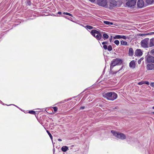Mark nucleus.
Wrapping results in <instances>:
<instances>
[{"instance_id": "f257e3e1", "label": "nucleus", "mask_w": 154, "mask_h": 154, "mask_svg": "<svg viewBox=\"0 0 154 154\" xmlns=\"http://www.w3.org/2000/svg\"><path fill=\"white\" fill-rule=\"evenodd\" d=\"M103 97L108 100H113L116 99L117 97V94L114 92H109L104 94Z\"/></svg>"}, {"instance_id": "f03ea898", "label": "nucleus", "mask_w": 154, "mask_h": 154, "mask_svg": "<svg viewBox=\"0 0 154 154\" xmlns=\"http://www.w3.org/2000/svg\"><path fill=\"white\" fill-rule=\"evenodd\" d=\"M119 0H110L108 4H107V8L110 9L113 8L115 7H119L118 2Z\"/></svg>"}, {"instance_id": "7ed1b4c3", "label": "nucleus", "mask_w": 154, "mask_h": 154, "mask_svg": "<svg viewBox=\"0 0 154 154\" xmlns=\"http://www.w3.org/2000/svg\"><path fill=\"white\" fill-rule=\"evenodd\" d=\"M122 62V61L120 59L116 58L113 59L110 64V69H112L116 65L121 64Z\"/></svg>"}, {"instance_id": "20e7f679", "label": "nucleus", "mask_w": 154, "mask_h": 154, "mask_svg": "<svg viewBox=\"0 0 154 154\" xmlns=\"http://www.w3.org/2000/svg\"><path fill=\"white\" fill-rule=\"evenodd\" d=\"M111 132L113 135L117 138L122 140H124L126 138L125 135L122 133L116 132L113 130L111 131Z\"/></svg>"}, {"instance_id": "39448f33", "label": "nucleus", "mask_w": 154, "mask_h": 154, "mask_svg": "<svg viewBox=\"0 0 154 154\" xmlns=\"http://www.w3.org/2000/svg\"><path fill=\"white\" fill-rule=\"evenodd\" d=\"M91 33L93 36L98 40H100L102 36L100 32L97 30H92Z\"/></svg>"}, {"instance_id": "423d86ee", "label": "nucleus", "mask_w": 154, "mask_h": 154, "mask_svg": "<svg viewBox=\"0 0 154 154\" xmlns=\"http://www.w3.org/2000/svg\"><path fill=\"white\" fill-rule=\"evenodd\" d=\"M149 38H145L141 41L140 42L141 46L144 48H149Z\"/></svg>"}, {"instance_id": "0eeeda50", "label": "nucleus", "mask_w": 154, "mask_h": 154, "mask_svg": "<svg viewBox=\"0 0 154 154\" xmlns=\"http://www.w3.org/2000/svg\"><path fill=\"white\" fill-rule=\"evenodd\" d=\"M97 4L101 6L105 7L107 8V0H98L97 1Z\"/></svg>"}, {"instance_id": "6e6552de", "label": "nucleus", "mask_w": 154, "mask_h": 154, "mask_svg": "<svg viewBox=\"0 0 154 154\" xmlns=\"http://www.w3.org/2000/svg\"><path fill=\"white\" fill-rule=\"evenodd\" d=\"M146 60L148 63H154V57L151 56H148L146 58Z\"/></svg>"}, {"instance_id": "1a4fd4ad", "label": "nucleus", "mask_w": 154, "mask_h": 154, "mask_svg": "<svg viewBox=\"0 0 154 154\" xmlns=\"http://www.w3.org/2000/svg\"><path fill=\"white\" fill-rule=\"evenodd\" d=\"M143 53L141 50L139 49H137L135 52V56H140L142 55Z\"/></svg>"}, {"instance_id": "9d476101", "label": "nucleus", "mask_w": 154, "mask_h": 154, "mask_svg": "<svg viewBox=\"0 0 154 154\" xmlns=\"http://www.w3.org/2000/svg\"><path fill=\"white\" fill-rule=\"evenodd\" d=\"M137 5L140 8H142L144 5V2L143 0H138L137 2Z\"/></svg>"}, {"instance_id": "9b49d317", "label": "nucleus", "mask_w": 154, "mask_h": 154, "mask_svg": "<svg viewBox=\"0 0 154 154\" xmlns=\"http://www.w3.org/2000/svg\"><path fill=\"white\" fill-rule=\"evenodd\" d=\"M128 38V37L126 36L125 35H116L114 37H113V38L115 39H120V38H122L123 39H126Z\"/></svg>"}, {"instance_id": "f8f14e48", "label": "nucleus", "mask_w": 154, "mask_h": 154, "mask_svg": "<svg viewBox=\"0 0 154 154\" xmlns=\"http://www.w3.org/2000/svg\"><path fill=\"white\" fill-rule=\"evenodd\" d=\"M146 68L147 70H152L154 69V65L152 63H150L147 64Z\"/></svg>"}, {"instance_id": "ddd939ff", "label": "nucleus", "mask_w": 154, "mask_h": 154, "mask_svg": "<svg viewBox=\"0 0 154 154\" xmlns=\"http://www.w3.org/2000/svg\"><path fill=\"white\" fill-rule=\"evenodd\" d=\"M149 47L154 46V38H152L149 40Z\"/></svg>"}, {"instance_id": "4468645a", "label": "nucleus", "mask_w": 154, "mask_h": 154, "mask_svg": "<svg viewBox=\"0 0 154 154\" xmlns=\"http://www.w3.org/2000/svg\"><path fill=\"white\" fill-rule=\"evenodd\" d=\"M129 67L133 69H134L135 67L136 64L134 60L131 61L129 63Z\"/></svg>"}, {"instance_id": "2eb2a0df", "label": "nucleus", "mask_w": 154, "mask_h": 154, "mask_svg": "<svg viewBox=\"0 0 154 154\" xmlns=\"http://www.w3.org/2000/svg\"><path fill=\"white\" fill-rule=\"evenodd\" d=\"M134 51L132 48H129L128 51V54L130 56H132L133 55Z\"/></svg>"}, {"instance_id": "dca6fc26", "label": "nucleus", "mask_w": 154, "mask_h": 154, "mask_svg": "<svg viewBox=\"0 0 154 154\" xmlns=\"http://www.w3.org/2000/svg\"><path fill=\"white\" fill-rule=\"evenodd\" d=\"M62 151L64 152H65L69 149L68 146H63L61 149Z\"/></svg>"}, {"instance_id": "f3484780", "label": "nucleus", "mask_w": 154, "mask_h": 154, "mask_svg": "<svg viewBox=\"0 0 154 154\" xmlns=\"http://www.w3.org/2000/svg\"><path fill=\"white\" fill-rule=\"evenodd\" d=\"M121 44V45H128V42L125 41H124L123 40H121L120 41Z\"/></svg>"}, {"instance_id": "a211bd4d", "label": "nucleus", "mask_w": 154, "mask_h": 154, "mask_svg": "<svg viewBox=\"0 0 154 154\" xmlns=\"http://www.w3.org/2000/svg\"><path fill=\"white\" fill-rule=\"evenodd\" d=\"M146 2L148 4H151L154 2V0H146Z\"/></svg>"}, {"instance_id": "6ab92c4d", "label": "nucleus", "mask_w": 154, "mask_h": 154, "mask_svg": "<svg viewBox=\"0 0 154 154\" xmlns=\"http://www.w3.org/2000/svg\"><path fill=\"white\" fill-rule=\"evenodd\" d=\"M103 38L104 39H107L109 38V36L105 32H104L103 35Z\"/></svg>"}, {"instance_id": "aec40b11", "label": "nucleus", "mask_w": 154, "mask_h": 154, "mask_svg": "<svg viewBox=\"0 0 154 154\" xmlns=\"http://www.w3.org/2000/svg\"><path fill=\"white\" fill-rule=\"evenodd\" d=\"M103 23L106 25H112L113 23L108 21H104Z\"/></svg>"}, {"instance_id": "412c9836", "label": "nucleus", "mask_w": 154, "mask_h": 154, "mask_svg": "<svg viewBox=\"0 0 154 154\" xmlns=\"http://www.w3.org/2000/svg\"><path fill=\"white\" fill-rule=\"evenodd\" d=\"M150 33H146V34H145V33H140V34H139L138 35L139 36H145V35H150Z\"/></svg>"}, {"instance_id": "4be33fe9", "label": "nucleus", "mask_w": 154, "mask_h": 154, "mask_svg": "<svg viewBox=\"0 0 154 154\" xmlns=\"http://www.w3.org/2000/svg\"><path fill=\"white\" fill-rule=\"evenodd\" d=\"M85 28L87 29H93V27L92 26H89V25H87L85 26Z\"/></svg>"}, {"instance_id": "5701e85b", "label": "nucleus", "mask_w": 154, "mask_h": 154, "mask_svg": "<svg viewBox=\"0 0 154 154\" xmlns=\"http://www.w3.org/2000/svg\"><path fill=\"white\" fill-rule=\"evenodd\" d=\"M143 58L141 57L139 60L138 61V64H140L141 63V61L143 60Z\"/></svg>"}, {"instance_id": "b1692460", "label": "nucleus", "mask_w": 154, "mask_h": 154, "mask_svg": "<svg viewBox=\"0 0 154 154\" xmlns=\"http://www.w3.org/2000/svg\"><path fill=\"white\" fill-rule=\"evenodd\" d=\"M63 14H66V15H69V16H71V17L73 16L71 14L69 13H67V12H64L63 13Z\"/></svg>"}, {"instance_id": "393cba45", "label": "nucleus", "mask_w": 154, "mask_h": 154, "mask_svg": "<svg viewBox=\"0 0 154 154\" xmlns=\"http://www.w3.org/2000/svg\"><path fill=\"white\" fill-rule=\"evenodd\" d=\"M107 49L109 51H112V46L111 45H109L107 47Z\"/></svg>"}, {"instance_id": "a878e982", "label": "nucleus", "mask_w": 154, "mask_h": 154, "mask_svg": "<svg viewBox=\"0 0 154 154\" xmlns=\"http://www.w3.org/2000/svg\"><path fill=\"white\" fill-rule=\"evenodd\" d=\"M46 131H47V133H48V134L49 135V137H50L51 139V140H52V136L51 134L50 133V132L48 130H47Z\"/></svg>"}, {"instance_id": "bb28decb", "label": "nucleus", "mask_w": 154, "mask_h": 154, "mask_svg": "<svg viewBox=\"0 0 154 154\" xmlns=\"http://www.w3.org/2000/svg\"><path fill=\"white\" fill-rule=\"evenodd\" d=\"M114 43L117 45H118L119 44V40H116L114 41Z\"/></svg>"}, {"instance_id": "cd10ccee", "label": "nucleus", "mask_w": 154, "mask_h": 154, "mask_svg": "<svg viewBox=\"0 0 154 154\" xmlns=\"http://www.w3.org/2000/svg\"><path fill=\"white\" fill-rule=\"evenodd\" d=\"M29 112L31 114H35V112L32 110L30 111Z\"/></svg>"}, {"instance_id": "c85d7f7f", "label": "nucleus", "mask_w": 154, "mask_h": 154, "mask_svg": "<svg viewBox=\"0 0 154 154\" xmlns=\"http://www.w3.org/2000/svg\"><path fill=\"white\" fill-rule=\"evenodd\" d=\"M138 85H141L143 84H144V81H141L140 82H139V83H138Z\"/></svg>"}, {"instance_id": "c756f323", "label": "nucleus", "mask_w": 154, "mask_h": 154, "mask_svg": "<svg viewBox=\"0 0 154 154\" xmlns=\"http://www.w3.org/2000/svg\"><path fill=\"white\" fill-rule=\"evenodd\" d=\"M150 53L151 54L154 55V49L151 50Z\"/></svg>"}, {"instance_id": "7c9ffc66", "label": "nucleus", "mask_w": 154, "mask_h": 154, "mask_svg": "<svg viewBox=\"0 0 154 154\" xmlns=\"http://www.w3.org/2000/svg\"><path fill=\"white\" fill-rule=\"evenodd\" d=\"M53 109L55 112H56L57 110V108L56 106L53 107Z\"/></svg>"}, {"instance_id": "2f4dec72", "label": "nucleus", "mask_w": 154, "mask_h": 154, "mask_svg": "<svg viewBox=\"0 0 154 154\" xmlns=\"http://www.w3.org/2000/svg\"><path fill=\"white\" fill-rule=\"evenodd\" d=\"M103 48L105 50H106L107 49V47L106 45H103Z\"/></svg>"}, {"instance_id": "473e14b6", "label": "nucleus", "mask_w": 154, "mask_h": 154, "mask_svg": "<svg viewBox=\"0 0 154 154\" xmlns=\"http://www.w3.org/2000/svg\"><path fill=\"white\" fill-rule=\"evenodd\" d=\"M144 84H146L147 85H149V83L148 82L146 81H144Z\"/></svg>"}, {"instance_id": "72a5a7b5", "label": "nucleus", "mask_w": 154, "mask_h": 154, "mask_svg": "<svg viewBox=\"0 0 154 154\" xmlns=\"http://www.w3.org/2000/svg\"><path fill=\"white\" fill-rule=\"evenodd\" d=\"M150 85L152 87H154V82L151 83L150 84Z\"/></svg>"}, {"instance_id": "f704fd0d", "label": "nucleus", "mask_w": 154, "mask_h": 154, "mask_svg": "<svg viewBox=\"0 0 154 154\" xmlns=\"http://www.w3.org/2000/svg\"><path fill=\"white\" fill-rule=\"evenodd\" d=\"M108 43L107 42H104L102 43V44L103 45H105V44H107Z\"/></svg>"}, {"instance_id": "c9c22d12", "label": "nucleus", "mask_w": 154, "mask_h": 154, "mask_svg": "<svg viewBox=\"0 0 154 154\" xmlns=\"http://www.w3.org/2000/svg\"><path fill=\"white\" fill-rule=\"evenodd\" d=\"M69 100V99H68V100H64V101H62V102H61V103H65V102H66V101H68V100Z\"/></svg>"}, {"instance_id": "e433bc0d", "label": "nucleus", "mask_w": 154, "mask_h": 154, "mask_svg": "<svg viewBox=\"0 0 154 154\" xmlns=\"http://www.w3.org/2000/svg\"><path fill=\"white\" fill-rule=\"evenodd\" d=\"M85 107L84 106H82L80 107V109H84V108H85Z\"/></svg>"}, {"instance_id": "4c0bfd02", "label": "nucleus", "mask_w": 154, "mask_h": 154, "mask_svg": "<svg viewBox=\"0 0 154 154\" xmlns=\"http://www.w3.org/2000/svg\"><path fill=\"white\" fill-rule=\"evenodd\" d=\"M112 39V37L111 36V38H109V41H110V42H111Z\"/></svg>"}, {"instance_id": "58836bf2", "label": "nucleus", "mask_w": 154, "mask_h": 154, "mask_svg": "<svg viewBox=\"0 0 154 154\" xmlns=\"http://www.w3.org/2000/svg\"><path fill=\"white\" fill-rule=\"evenodd\" d=\"M57 14H62V13H61V12H60V11H59V12H58L57 13Z\"/></svg>"}, {"instance_id": "ea45409f", "label": "nucleus", "mask_w": 154, "mask_h": 154, "mask_svg": "<svg viewBox=\"0 0 154 154\" xmlns=\"http://www.w3.org/2000/svg\"><path fill=\"white\" fill-rule=\"evenodd\" d=\"M89 0L91 2H94L95 1V0Z\"/></svg>"}, {"instance_id": "a19ab883", "label": "nucleus", "mask_w": 154, "mask_h": 154, "mask_svg": "<svg viewBox=\"0 0 154 154\" xmlns=\"http://www.w3.org/2000/svg\"><path fill=\"white\" fill-rule=\"evenodd\" d=\"M123 67V66H122L119 70L118 72L120 71L122 69Z\"/></svg>"}, {"instance_id": "79ce46f5", "label": "nucleus", "mask_w": 154, "mask_h": 154, "mask_svg": "<svg viewBox=\"0 0 154 154\" xmlns=\"http://www.w3.org/2000/svg\"><path fill=\"white\" fill-rule=\"evenodd\" d=\"M58 140L59 141H61L62 140L60 139H58Z\"/></svg>"}, {"instance_id": "37998d69", "label": "nucleus", "mask_w": 154, "mask_h": 154, "mask_svg": "<svg viewBox=\"0 0 154 154\" xmlns=\"http://www.w3.org/2000/svg\"><path fill=\"white\" fill-rule=\"evenodd\" d=\"M152 109H154V106H153V107H152Z\"/></svg>"}, {"instance_id": "c03bdc74", "label": "nucleus", "mask_w": 154, "mask_h": 154, "mask_svg": "<svg viewBox=\"0 0 154 154\" xmlns=\"http://www.w3.org/2000/svg\"><path fill=\"white\" fill-rule=\"evenodd\" d=\"M152 113L153 114H154V112H153Z\"/></svg>"}, {"instance_id": "a18cd8bd", "label": "nucleus", "mask_w": 154, "mask_h": 154, "mask_svg": "<svg viewBox=\"0 0 154 154\" xmlns=\"http://www.w3.org/2000/svg\"><path fill=\"white\" fill-rule=\"evenodd\" d=\"M65 17L66 18V17Z\"/></svg>"}, {"instance_id": "49530a36", "label": "nucleus", "mask_w": 154, "mask_h": 154, "mask_svg": "<svg viewBox=\"0 0 154 154\" xmlns=\"http://www.w3.org/2000/svg\"><path fill=\"white\" fill-rule=\"evenodd\" d=\"M98 0H97V1H98Z\"/></svg>"}]
</instances>
